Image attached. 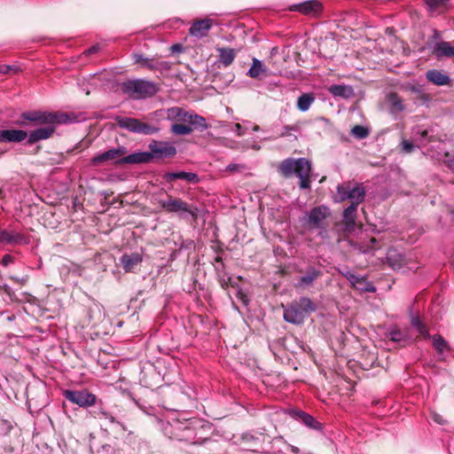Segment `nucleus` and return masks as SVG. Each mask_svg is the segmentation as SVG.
Masks as SVG:
<instances>
[{"label":"nucleus","instance_id":"obj_57","mask_svg":"<svg viewBox=\"0 0 454 454\" xmlns=\"http://www.w3.org/2000/svg\"><path fill=\"white\" fill-rule=\"evenodd\" d=\"M432 419L440 425H444L446 423V420L442 419V417L437 413H434L432 415Z\"/></svg>","mask_w":454,"mask_h":454},{"label":"nucleus","instance_id":"obj_24","mask_svg":"<svg viewBox=\"0 0 454 454\" xmlns=\"http://www.w3.org/2000/svg\"><path fill=\"white\" fill-rule=\"evenodd\" d=\"M143 257L138 253L124 254L121 258V264L125 272L131 271L137 265L141 263Z\"/></svg>","mask_w":454,"mask_h":454},{"label":"nucleus","instance_id":"obj_62","mask_svg":"<svg viewBox=\"0 0 454 454\" xmlns=\"http://www.w3.org/2000/svg\"><path fill=\"white\" fill-rule=\"evenodd\" d=\"M288 447L290 448L291 451L294 454H298L300 451V450L295 446L288 444Z\"/></svg>","mask_w":454,"mask_h":454},{"label":"nucleus","instance_id":"obj_54","mask_svg":"<svg viewBox=\"0 0 454 454\" xmlns=\"http://www.w3.org/2000/svg\"><path fill=\"white\" fill-rule=\"evenodd\" d=\"M297 127L295 126H284L283 127V131L282 133L280 134L281 137H287L290 135V130H297Z\"/></svg>","mask_w":454,"mask_h":454},{"label":"nucleus","instance_id":"obj_39","mask_svg":"<svg viewBox=\"0 0 454 454\" xmlns=\"http://www.w3.org/2000/svg\"><path fill=\"white\" fill-rule=\"evenodd\" d=\"M377 239L375 238H371L368 242L362 243H355L352 242L351 246L358 250L360 253L367 254L374 249L375 245L377 244Z\"/></svg>","mask_w":454,"mask_h":454},{"label":"nucleus","instance_id":"obj_35","mask_svg":"<svg viewBox=\"0 0 454 454\" xmlns=\"http://www.w3.org/2000/svg\"><path fill=\"white\" fill-rule=\"evenodd\" d=\"M350 284L364 292L373 293L376 291L375 286L368 282L364 277L357 276L355 274V280L350 281Z\"/></svg>","mask_w":454,"mask_h":454},{"label":"nucleus","instance_id":"obj_14","mask_svg":"<svg viewBox=\"0 0 454 454\" xmlns=\"http://www.w3.org/2000/svg\"><path fill=\"white\" fill-rule=\"evenodd\" d=\"M290 416L304 424L307 427L321 431L323 429L322 424L317 421L313 416L310 414L301 411V410H291L289 411Z\"/></svg>","mask_w":454,"mask_h":454},{"label":"nucleus","instance_id":"obj_13","mask_svg":"<svg viewBox=\"0 0 454 454\" xmlns=\"http://www.w3.org/2000/svg\"><path fill=\"white\" fill-rule=\"evenodd\" d=\"M128 153L127 147L121 145L116 148L110 149L106 152H104L102 153H99L96 156H94L91 159V165L92 166H99L102 163L116 160L123 155H125Z\"/></svg>","mask_w":454,"mask_h":454},{"label":"nucleus","instance_id":"obj_7","mask_svg":"<svg viewBox=\"0 0 454 454\" xmlns=\"http://www.w3.org/2000/svg\"><path fill=\"white\" fill-rule=\"evenodd\" d=\"M114 121L119 128L126 129L131 133L149 136L159 131V128L136 118L117 115L114 117Z\"/></svg>","mask_w":454,"mask_h":454},{"label":"nucleus","instance_id":"obj_46","mask_svg":"<svg viewBox=\"0 0 454 454\" xmlns=\"http://www.w3.org/2000/svg\"><path fill=\"white\" fill-rule=\"evenodd\" d=\"M449 0H426V4L430 11H434L440 5L445 4Z\"/></svg>","mask_w":454,"mask_h":454},{"label":"nucleus","instance_id":"obj_51","mask_svg":"<svg viewBox=\"0 0 454 454\" xmlns=\"http://www.w3.org/2000/svg\"><path fill=\"white\" fill-rule=\"evenodd\" d=\"M90 414L95 419H104L105 416H107V411H106L104 409L100 407L98 410L90 411Z\"/></svg>","mask_w":454,"mask_h":454},{"label":"nucleus","instance_id":"obj_25","mask_svg":"<svg viewBox=\"0 0 454 454\" xmlns=\"http://www.w3.org/2000/svg\"><path fill=\"white\" fill-rule=\"evenodd\" d=\"M427 79L434 85L443 86L450 82L449 75L437 69H431L426 73Z\"/></svg>","mask_w":454,"mask_h":454},{"label":"nucleus","instance_id":"obj_10","mask_svg":"<svg viewBox=\"0 0 454 454\" xmlns=\"http://www.w3.org/2000/svg\"><path fill=\"white\" fill-rule=\"evenodd\" d=\"M299 272L301 275L298 278L294 286L301 289L313 287L316 281L324 275L321 267L311 264L308 265L304 270H300Z\"/></svg>","mask_w":454,"mask_h":454},{"label":"nucleus","instance_id":"obj_17","mask_svg":"<svg viewBox=\"0 0 454 454\" xmlns=\"http://www.w3.org/2000/svg\"><path fill=\"white\" fill-rule=\"evenodd\" d=\"M27 137V132L23 129H0V144L21 143Z\"/></svg>","mask_w":454,"mask_h":454},{"label":"nucleus","instance_id":"obj_61","mask_svg":"<svg viewBox=\"0 0 454 454\" xmlns=\"http://www.w3.org/2000/svg\"><path fill=\"white\" fill-rule=\"evenodd\" d=\"M441 37H442L441 33L438 30L434 29V34L432 35V39L434 41H437V40H440Z\"/></svg>","mask_w":454,"mask_h":454},{"label":"nucleus","instance_id":"obj_9","mask_svg":"<svg viewBox=\"0 0 454 454\" xmlns=\"http://www.w3.org/2000/svg\"><path fill=\"white\" fill-rule=\"evenodd\" d=\"M151 162L173 159L177 149L168 141L153 139L148 144Z\"/></svg>","mask_w":454,"mask_h":454},{"label":"nucleus","instance_id":"obj_29","mask_svg":"<svg viewBox=\"0 0 454 454\" xmlns=\"http://www.w3.org/2000/svg\"><path fill=\"white\" fill-rule=\"evenodd\" d=\"M412 132L414 141L421 145L439 140L435 136L429 135V131L427 129H420L419 127L413 129Z\"/></svg>","mask_w":454,"mask_h":454},{"label":"nucleus","instance_id":"obj_12","mask_svg":"<svg viewBox=\"0 0 454 454\" xmlns=\"http://www.w3.org/2000/svg\"><path fill=\"white\" fill-rule=\"evenodd\" d=\"M432 55L438 60L454 58V46L450 42L439 41L429 44Z\"/></svg>","mask_w":454,"mask_h":454},{"label":"nucleus","instance_id":"obj_16","mask_svg":"<svg viewBox=\"0 0 454 454\" xmlns=\"http://www.w3.org/2000/svg\"><path fill=\"white\" fill-rule=\"evenodd\" d=\"M195 444L202 443L207 440L212 433L213 426L208 421L195 418Z\"/></svg>","mask_w":454,"mask_h":454},{"label":"nucleus","instance_id":"obj_41","mask_svg":"<svg viewBox=\"0 0 454 454\" xmlns=\"http://www.w3.org/2000/svg\"><path fill=\"white\" fill-rule=\"evenodd\" d=\"M387 259L389 265L394 269L400 268L404 262L403 257L401 254H398L395 251H389L387 253Z\"/></svg>","mask_w":454,"mask_h":454},{"label":"nucleus","instance_id":"obj_23","mask_svg":"<svg viewBox=\"0 0 454 454\" xmlns=\"http://www.w3.org/2000/svg\"><path fill=\"white\" fill-rule=\"evenodd\" d=\"M328 91L334 98H340L343 99H349L355 96V90L351 85L333 84L328 88Z\"/></svg>","mask_w":454,"mask_h":454},{"label":"nucleus","instance_id":"obj_56","mask_svg":"<svg viewBox=\"0 0 454 454\" xmlns=\"http://www.w3.org/2000/svg\"><path fill=\"white\" fill-rule=\"evenodd\" d=\"M12 262H13V257L11 254H4L2 259V264L4 266H8Z\"/></svg>","mask_w":454,"mask_h":454},{"label":"nucleus","instance_id":"obj_52","mask_svg":"<svg viewBox=\"0 0 454 454\" xmlns=\"http://www.w3.org/2000/svg\"><path fill=\"white\" fill-rule=\"evenodd\" d=\"M339 272L345 277L349 282L355 280V274L351 272L348 268L339 270Z\"/></svg>","mask_w":454,"mask_h":454},{"label":"nucleus","instance_id":"obj_60","mask_svg":"<svg viewBox=\"0 0 454 454\" xmlns=\"http://www.w3.org/2000/svg\"><path fill=\"white\" fill-rule=\"evenodd\" d=\"M193 245V241L192 240H186L185 242H184L182 244V246L180 247V250L183 249V248H190Z\"/></svg>","mask_w":454,"mask_h":454},{"label":"nucleus","instance_id":"obj_4","mask_svg":"<svg viewBox=\"0 0 454 454\" xmlns=\"http://www.w3.org/2000/svg\"><path fill=\"white\" fill-rule=\"evenodd\" d=\"M159 204L166 212L176 214L183 219H187L188 216L193 221L198 219L199 208L180 198L168 195V199L159 200Z\"/></svg>","mask_w":454,"mask_h":454},{"label":"nucleus","instance_id":"obj_22","mask_svg":"<svg viewBox=\"0 0 454 454\" xmlns=\"http://www.w3.org/2000/svg\"><path fill=\"white\" fill-rule=\"evenodd\" d=\"M26 242V237L23 234L0 229V245H15Z\"/></svg>","mask_w":454,"mask_h":454},{"label":"nucleus","instance_id":"obj_64","mask_svg":"<svg viewBox=\"0 0 454 454\" xmlns=\"http://www.w3.org/2000/svg\"><path fill=\"white\" fill-rule=\"evenodd\" d=\"M215 262H221V263H223V258H222V257H220V256H217V257L215 258Z\"/></svg>","mask_w":454,"mask_h":454},{"label":"nucleus","instance_id":"obj_42","mask_svg":"<svg viewBox=\"0 0 454 454\" xmlns=\"http://www.w3.org/2000/svg\"><path fill=\"white\" fill-rule=\"evenodd\" d=\"M350 133L356 139H364L370 135V129L362 125H356L351 129Z\"/></svg>","mask_w":454,"mask_h":454},{"label":"nucleus","instance_id":"obj_48","mask_svg":"<svg viewBox=\"0 0 454 454\" xmlns=\"http://www.w3.org/2000/svg\"><path fill=\"white\" fill-rule=\"evenodd\" d=\"M246 169V166L242 164L231 163L226 167V170L230 172H241Z\"/></svg>","mask_w":454,"mask_h":454},{"label":"nucleus","instance_id":"obj_50","mask_svg":"<svg viewBox=\"0 0 454 454\" xmlns=\"http://www.w3.org/2000/svg\"><path fill=\"white\" fill-rule=\"evenodd\" d=\"M409 90L413 93L421 94V98L424 100V102L428 100V96L422 93V88L420 86L411 85Z\"/></svg>","mask_w":454,"mask_h":454},{"label":"nucleus","instance_id":"obj_2","mask_svg":"<svg viewBox=\"0 0 454 454\" xmlns=\"http://www.w3.org/2000/svg\"><path fill=\"white\" fill-rule=\"evenodd\" d=\"M278 171L284 177L296 175L300 179V189H310L311 163L308 159L303 157L298 159L287 158L280 162Z\"/></svg>","mask_w":454,"mask_h":454},{"label":"nucleus","instance_id":"obj_33","mask_svg":"<svg viewBox=\"0 0 454 454\" xmlns=\"http://www.w3.org/2000/svg\"><path fill=\"white\" fill-rule=\"evenodd\" d=\"M195 418L189 419L185 431L178 435V441H185L195 444Z\"/></svg>","mask_w":454,"mask_h":454},{"label":"nucleus","instance_id":"obj_28","mask_svg":"<svg viewBox=\"0 0 454 454\" xmlns=\"http://www.w3.org/2000/svg\"><path fill=\"white\" fill-rule=\"evenodd\" d=\"M433 346L436 350L439 360L444 361V353L450 350V347L447 340L440 334H435L432 337Z\"/></svg>","mask_w":454,"mask_h":454},{"label":"nucleus","instance_id":"obj_3","mask_svg":"<svg viewBox=\"0 0 454 454\" xmlns=\"http://www.w3.org/2000/svg\"><path fill=\"white\" fill-rule=\"evenodd\" d=\"M283 317L287 323L301 325L312 312L317 309V304L309 297L301 296L283 305Z\"/></svg>","mask_w":454,"mask_h":454},{"label":"nucleus","instance_id":"obj_30","mask_svg":"<svg viewBox=\"0 0 454 454\" xmlns=\"http://www.w3.org/2000/svg\"><path fill=\"white\" fill-rule=\"evenodd\" d=\"M387 336L390 340L398 343L400 346H404L411 340L407 331H402L398 328L391 329Z\"/></svg>","mask_w":454,"mask_h":454},{"label":"nucleus","instance_id":"obj_19","mask_svg":"<svg viewBox=\"0 0 454 454\" xmlns=\"http://www.w3.org/2000/svg\"><path fill=\"white\" fill-rule=\"evenodd\" d=\"M356 211L357 207L355 205H349L346 207L342 214L341 223L344 225V231L347 232H352L355 231L356 223Z\"/></svg>","mask_w":454,"mask_h":454},{"label":"nucleus","instance_id":"obj_18","mask_svg":"<svg viewBox=\"0 0 454 454\" xmlns=\"http://www.w3.org/2000/svg\"><path fill=\"white\" fill-rule=\"evenodd\" d=\"M162 178L167 183H172L175 180H184L189 184H196L200 182V176L193 172L177 171V172H166Z\"/></svg>","mask_w":454,"mask_h":454},{"label":"nucleus","instance_id":"obj_31","mask_svg":"<svg viewBox=\"0 0 454 454\" xmlns=\"http://www.w3.org/2000/svg\"><path fill=\"white\" fill-rule=\"evenodd\" d=\"M192 111H185L181 107H171L168 109V119L177 120L181 122H187Z\"/></svg>","mask_w":454,"mask_h":454},{"label":"nucleus","instance_id":"obj_49","mask_svg":"<svg viewBox=\"0 0 454 454\" xmlns=\"http://www.w3.org/2000/svg\"><path fill=\"white\" fill-rule=\"evenodd\" d=\"M10 71L19 72L20 68L17 66H11V65H1L0 66V73L6 74Z\"/></svg>","mask_w":454,"mask_h":454},{"label":"nucleus","instance_id":"obj_26","mask_svg":"<svg viewBox=\"0 0 454 454\" xmlns=\"http://www.w3.org/2000/svg\"><path fill=\"white\" fill-rule=\"evenodd\" d=\"M387 101L389 105V112L392 114H397L405 110V106L403 99L396 92H390L387 96Z\"/></svg>","mask_w":454,"mask_h":454},{"label":"nucleus","instance_id":"obj_38","mask_svg":"<svg viewBox=\"0 0 454 454\" xmlns=\"http://www.w3.org/2000/svg\"><path fill=\"white\" fill-rule=\"evenodd\" d=\"M267 68L263 67V64L258 59L254 58L251 67L247 71V74L251 78H258L262 74H266Z\"/></svg>","mask_w":454,"mask_h":454},{"label":"nucleus","instance_id":"obj_45","mask_svg":"<svg viewBox=\"0 0 454 454\" xmlns=\"http://www.w3.org/2000/svg\"><path fill=\"white\" fill-rule=\"evenodd\" d=\"M443 163L452 173H454V153L446 152L444 153Z\"/></svg>","mask_w":454,"mask_h":454},{"label":"nucleus","instance_id":"obj_55","mask_svg":"<svg viewBox=\"0 0 454 454\" xmlns=\"http://www.w3.org/2000/svg\"><path fill=\"white\" fill-rule=\"evenodd\" d=\"M104 419H108L112 424L120 425L124 430L126 429L124 425L118 421L112 414L107 412V416H105Z\"/></svg>","mask_w":454,"mask_h":454},{"label":"nucleus","instance_id":"obj_32","mask_svg":"<svg viewBox=\"0 0 454 454\" xmlns=\"http://www.w3.org/2000/svg\"><path fill=\"white\" fill-rule=\"evenodd\" d=\"M187 122L191 125L193 129H198L200 131L206 130L209 125L207 124L206 119L192 111L191 115L187 121Z\"/></svg>","mask_w":454,"mask_h":454},{"label":"nucleus","instance_id":"obj_15","mask_svg":"<svg viewBox=\"0 0 454 454\" xmlns=\"http://www.w3.org/2000/svg\"><path fill=\"white\" fill-rule=\"evenodd\" d=\"M322 4L317 0H309L303 3L293 4L290 11L299 12L305 15H317L322 11Z\"/></svg>","mask_w":454,"mask_h":454},{"label":"nucleus","instance_id":"obj_21","mask_svg":"<svg viewBox=\"0 0 454 454\" xmlns=\"http://www.w3.org/2000/svg\"><path fill=\"white\" fill-rule=\"evenodd\" d=\"M213 25V20L206 18L195 20L190 27V34L197 37H203L207 35Z\"/></svg>","mask_w":454,"mask_h":454},{"label":"nucleus","instance_id":"obj_63","mask_svg":"<svg viewBox=\"0 0 454 454\" xmlns=\"http://www.w3.org/2000/svg\"><path fill=\"white\" fill-rule=\"evenodd\" d=\"M283 441V437L282 436H278V437H276L273 439V442H282Z\"/></svg>","mask_w":454,"mask_h":454},{"label":"nucleus","instance_id":"obj_53","mask_svg":"<svg viewBox=\"0 0 454 454\" xmlns=\"http://www.w3.org/2000/svg\"><path fill=\"white\" fill-rule=\"evenodd\" d=\"M231 130L235 133H237L238 136L244 135V128L239 123H235L233 127H231Z\"/></svg>","mask_w":454,"mask_h":454},{"label":"nucleus","instance_id":"obj_34","mask_svg":"<svg viewBox=\"0 0 454 454\" xmlns=\"http://www.w3.org/2000/svg\"><path fill=\"white\" fill-rule=\"evenodd\" d=\"M219 61L224 66L229 67L236 58V51L231 48H218Z\"/></svg>","mask_w":454,"mask_h":454},{"label":"nucleus","instance_id":"obj_40","mask_svg":"<svg viewBox=\"0 0 454 454\" xmlns=\"http://www.w3.org/2000/svg\"><path fill=\"white\" fill-rule=\"evenodd\" d=\"M411 325L417 332L426 339L431 338L426 325L418 317H411Z\"/></svg>","mask_w":454,"mask_h":454},{"label":"nucleus","instance_id":"obj_6","mask_svg":"<svg viewBox=\"0 0 454 454\" xmlns=\"http://www.w3.org/2000/svg\"><path fill=\"white\" fill-rule=\"evenodd\" d=\"M337 194L335 201L342 202L347 200L351 201L350 205L358 207L366 196V192L362 184H356L355 186H351L350 182L342 183L336 187Z\"/></svg>","mask_w":454,"mask_h":454},{"label":"nucleus","instance_id":"obj_20","mask_svg":"<svg viewBox=\"0 0 454 454\" xmlns=\"http://www.w3.org/2000/svg\"><path fill=\"white\" fill-rule=\"evenodd\" d=\"M118 164H146L151 163L148 152H136L116 160Z\"/></svg>","mask_w":454,"mask_h":454},{"label":"nucleus","instance_id":"obj_44","mask_svg":"<svg viewBox=\"0 0 454 454\" xmlns=\"http://www.w3.org/2000/svg\"><path fill=\"white\" fill-rule=\"evenodd\" d=\"M132 58L134 59V62L139 65L141 67H148V64L151 59L145 57L141 53H134L132 55Z\"/></svg>","mask_w":454,"mask_h":454},{"label":"nucleus","instance_id":"obj_59","mask_svg":"<svg viewBox=\"0 0 454 454\" xmlns=\"http://www.w3.org/2000/svg\"><path fill=\"white\" fill-rule=\"evenodd\" d=\"M183 45L182 44H179V43H176V44H173L171 46V51L172 52H181L183 51Z\"/></svg>","mask_w":454,"mask_h":454},{"label":"nucleus","instance_id":"obj_36","mask_svg":"<svg viewBox=\"0 0 454 454\" xmlns=\"http://www.w3.org/2000/svg\"><path fill=\"white\" fill-rule=\"evenodd\" d=\"M147 69L164 74L171 69V63L168 61L159 60L154 58L150 59Z\"/></svg>","mask_w":454,"mask_h":454},{"label":"nucleus","instance_id":"obj_27","mask_svg":"<svg viewBox=\"0 0 454 454\" xmlns=\"http://www.w3.org/2000/svg\"><path fill=\"white\" fill-rule=\"evenodd\" d=\"M189 419L186 418L173 419L172 421H168L171 437L178 440V435L185 431Z\"/></svg>","mask_w":454,"mask_h":454},{"label":"nucleus","instance_id":"obj_1","mask_svg":"<svg viewBox=\"0 0 454 454\" xmlns=\"http://www.w3.org/2000/svg\"><path fill=\"white\" fill-rule=\"evenodd\" d=\"M20 118L33 122L35 125H45L27 133L26 145H32L41 140H46L52 137L56 130V125L71 122L73 118L63 112H48L33 110L23 112Z\"/></svg>","mask_w":454,"mask_h":454},{"label":"nucleus","instance_id":"obj_37","mask_svg":"<svg viewBox=\"0 0 454 454\" xmlns=\"http://www.w3.org/2000/svg\"><path fill=\"white\" fill-rule=\"evenodd\" d=\"M314 101L315 97L312 93H303L297 99V107L300 111L306 112Z\"/></svg>","mask_w":454,"mask_h":454},{"label":"nucleus","instance_id":"obj_47","mask_svg":"<svg viewBox=\"0 0 454 454\" xmlns=\"http://www.w3.org/2000/svg\"><path fill=\"white\" fill-rule=\"evenodd\" d=\"M402 151L405 153H411L414 151L415 145L409 140H403L401 143Z\"/></svg>","mask_w":454,"mask_h":454},{"label":"nucleus","instance_id":"obj_8","mask_svg":"<svg viewBox=\"0 0 454 454\" xmlns=\"http://www.w3.org/2000/svg\"><path fill=\"white\" fill-rule=\"evenodd\" d=\"M65 399L72 403L73 404L78 405L80 408L87 409L92 407L98 403H102L100 399H98L97 395L91 393L87 388L82 389H65L62 392Z\"/></svg>","mask_w":454,"mask_h":454},{"label":"nucleus","instance_id":"obj_58","mask_svg":"<svg viewBox=\"0 0 454 454\" xmlns=\"http://www.w3.org/2000/svg\"><path fill=\"white\" fill-rule=\"evenodd\" d=\"M98 50H99L98 45H93L90 48H89L88 50H86L84 53L86 55H90V54H94V53L98 52Z\"/></svg>","mask_w":454,"mask_h":454},{"label":"nucleus","instance_id":"obj_11","mask_svg":"<svg viewBox=\"0 0 454 454\" xmlns=\"http://www.w3.org/2000/svg\"><path fill=\"white\" fill-rule=\"evenodd\" d=\"M327 215V207H315L309 212L305 214L301 221L303 225L309 229H322L324 228V222L326 219Z\"/></svg>","mask_w":454,"mask_h":454},{"label":"nucleus","instance_id":"obj_5","mask_svg":"<svg viewBox=\"0 0 454 454\" xmlns=\"http://www.w3.org/2000/svg\"><path fill=\"white\" fill-rule=\"evenodd\" d=\"M121 88L124 93L137 99L153 97L159 90L155 82L144 79L129 80L122 82Z\"/></svg>","mask_w":454,"mask_h":454},{"label":"nucleus","instance_id":"obj_43","mask_svg":"<svg viewBox=\"0 0 454 454\" xmlns=\"http://www.w3.org/2000/svg\"><path fill=\"white\" fill-rule=\"evenodd\" d=\"M192 130L193 129L191 126L184 125L181 123H174L171 126L172 133L178 136L190 135Z\"/></svg>","mask_w":454,"mask_h":454}]
</instances>
